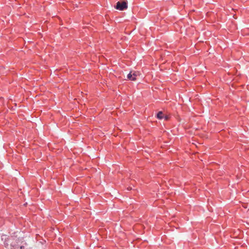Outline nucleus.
<instances>
[{
	"instance_id": "f257e3e1",
	"label": "nucleus",
	"mask_w": 249,
	"mask_h": 249,
	"mask_svg": "<svg viewBox=\"0 0 249 249\" xmlns=\"http://www.w3.org/2000/svg\"><path fill=\"white\" fill-rule=\"evenodd\" d=\"M115 8L117 10L123 11L127 8L126 1H119L117 2Z\"/></svg>"
},
{
	"instance_id": "f03ea898",
	"label": "nucleus",
	"mask_w": 249,
	"mask_h": 249,
	"mask_svg": "<svg viewBox=\"0 0 249 249\" xmlns=\"http://www.w3.org/2000/svg\"><path fill=\"white\" fill-rule=\"evenodd\" d=\"M141 75L139 71H131L127 75V79L131 81H135L137 80V77Z\"/></svg>"
},
{
	"instance_id": "7ed1b4c3",
	"label": "nucleus",
	"mask_w": 249,
	"mask_h": 249,
	"mask_svg": "<svg viewBox=\"0 0 249 249\" xmlns=\"http://www.w3.org/2000/svg\"><path fill=\"white\" fill-rule=\"evenodd\" d=\"M157 118L159 119L164 118L165 120H167L168 116L163 113L162 111H159L157 114Z\"/></svg>"
},
{
	"instance_id": "20e7f679",
	"label": "nucleus",
	"mask_w": 249,
	"mask_h": 249,
	"mask_svg": "<svg viewBox=\"0 0 249 249\" xmlns=\"http://www.w3.org/2000/svg\"><path fill=\"white\" fill-rule=\"evenodd\" d=\"M206 44H207V45H208V43H207V41H206V42H205V45H203V47H204V46H205Z\"/></svg>"
},
{
	"instance_id": "39448f33",
	"label": "nucleus",
	"mask_w": 249,
	"mask_h": 249,
	"mask_svg": "<svg viewBox=\"0 0 249 249\" xmlns=\"http://www.w3.org/2000/svg\"><path fill=\"white\" fill-rule=\"evenodd\" d=\"M127 189H128V190H131V189H132V188H131V187H128V188H127Z\"/></svg>"
},
{
	"instance_id": "423d86ee",
	"label": "nucleus",
	"mask_w": 249,
	"mask_h": 249,
	"mask_svg": "<svg viewBox=\"0 0 249 249\" xmlns=\"http://www.w3.org/2000/svg\"><path fill=\"white\" fill-rule=\"evenodd\" d=\"M20 249H24V247L23 246H21L20 247Z\"/></svg>"
}]
</instances>
